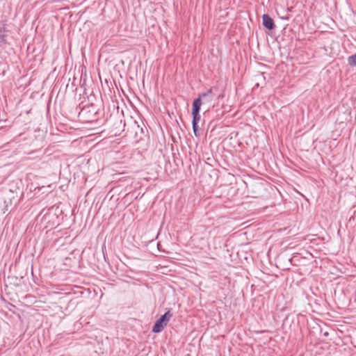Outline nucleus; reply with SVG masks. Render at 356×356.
Instances as JSON below:
<instances>
[{
    "label": "nucleus",
    "instance_id": "f257e3e1",
    "mask_svg": "<svg viewBox=\"0 0 356 356\" xmlns=\"http://www.w3.org/2000/svg\"><path fill=\"white\" fill-rule=\"evenodd\" d=\"M96 106H84L79 113V118L86 123L102 124L104 120L101 117L103 113Z\"/></svg>",
    "mask_w": 356,
    "mask_h": 356
},
{
    "label": "nucleus",
    "instance_id": "f03ea898",
    "mask_svg": "<svg viewBox=\"0 0 356 356\" xmlns=\"http://www.w3.org/2000/svg\"><path fill=\"white\" fill-rule=\"evenodd\" d=\"M79 93L80 99L82 104H85L84 106H96L97 103L99 102L101 99L102 93L101 90H81Z\"/></svg>",
    "mask_w": 356,
    "mask_h": 356
},
{
    "label": "nucleus",
    "instance_id": "7ed1b4c3",
    "mask_svg": "<svg viewBox=\"0 0 356 356\" xmlns=\"http://www.w3.org/2000/svg\"><path fill=\"white\" fill-rule=\"evenodd\" d=\"M172 317V313L169 309L155 322L152 327V332L154 333L161 332L168 325Z\"/></svg>",
    "mask_w": 356,
    "mask_h": 356
},
{
    "label": "nucleus",
    "instance_id": "20e7f679",
    "mask_svg": "<svg viewBox=\"0 0 356 356\" xmlns=\"http://www.w3.org/2000/svg\"><path fill=\"white\" fill-rule=\"evenodd\" d=\"M213 95L212 93V90H207V92L200 94L194 101L199 100L200 108H201L202 104L209 103L213 100Z\"/></svg>",
    "mask_w": 356,
    "mask_h": 356
},
{
    "label": "nucleus",
    "instance_id": "39448f33",
    "mask_svg": "<svg viewBox=\"0 0 356 356\" xmlns=\"http://www.w3.org/2000/svg\"><path fill=\"white\" fill-rule=\"evenodd\" d=\"M200 102L193 101V106H192V115H193V121L192 123L198 124L200 120L201 116L200 115Z\"/></svg>",
    "mask_w": 356,
    "mask_h": 356
},
{
    "label": "nucleus",
    "instance_id": "423d86ee",
    "mask_svg": "<svg viewBox=\"0 0 356 356\" xmlns=\"http://www.w3.org/2000/svg\"><path fill=\"white\" fill-rule=\"evenodd\" d=\"M263 25L269 30H272L275 27V24L273 19L268 15L262 16Z\"/></svg>",
    "mask_w": 356,
    "mask_h": 356
},
{
    "label": "nucleus",
    "instance_id": "0eeeda50",
    "mask_svg": "<svg viewBox=\"0 0 356 356\" xmlns=\"http://www.w3.org/2000/svg\"><path fill=\"white\" fill-rule=\"evenodd\" d=\"M348 63L350 65L356 66V54L349 56Z\"/></svg>",
    "mask_w": 356,
    "mask_h": 356
},
{
    "label": "nucleus",
    "instance_id": "6e6552de",
    "mask_svg": "<svg viewBox=\"0 0 356 356\" xmlns=\"http://www.w3.org/2000/svg\"><path fill=\"white\" fill-rule=\"evenodd\" d=\"M192 125H193V132H194L195 135L197 136V132L198 130V125H197V124H194V123H192Z\"/></svg>",
    "mask_w": 356,
    "mask_h": 356
}]
</instances>
